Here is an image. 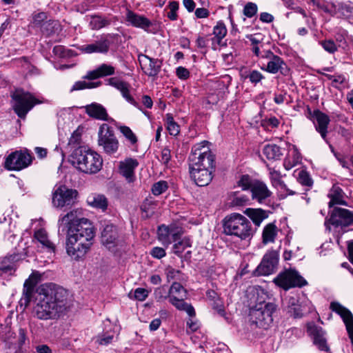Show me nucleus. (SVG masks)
I'll return each instance as SVG.
<instances>
[{"label":"nucleus","mask_w":353,"mask_h":353,"mask_svg":"<svg viewBox=\"0 0 353 353\" xmlns=\"http://www.w3.org/2000/svg\"><path fill=\"white\" fill-rule=\"evenodd\" d=\"M81 211L73 210L58 220L59 230L66 235L65 250L72 259L79 260L85 256L93 244L95 235L92 222L80 218Z\"/></svg>","instance_id":"f257e3e1"},{"label":"nucleus","mask_w":353,"mask_h":353,"mask_svg":"<svg viewBox=\"0 0 353 353\" xmlns=\"http://www.w3.org/2000/svg\"><path fill=\"white\" fill-rule=\"evenodd\" d=\"M35 316L41 320H54L63 315L71 305L64 288L53 283L41 285L37 290Z\"/></svg>","instance_id":"f03ea898"},{"label":"nucleus","mask_w":353,"mask_h":353,"mask_svg":"<svg viewBox=\"0 0 353 353\" xmlns=\"http://www.w3.org/2000/svg\"><path fill=\"white\" fill-rule=\"evenodd\" d=\"M208 141L194 145L189 156L191 178L199 186H205L211 181L214 157L207 145Z\"/></svg>","instance_id":"7ed1b4c3"},{"label":"nucleus","mask_w":353,"mask_h":353,"mask_svg":"<svg viewBox=\"0 0 353 353\" xmlns=\"http://www.w3.org/2000/svg\"><path fill=\"white\" fill-rule=\"evenodd\" d=\"M70 161L75 168L86 174H95L103 165V159L99 154L82 147L72 152Z\"/></svg>","instance_id":"20e7f679"},{"label":"nucleus","mask_w":353,"mask_h":353,"mask_svg":"<svg viewBox=\"0 0 353 353\" xmlns=\"http://www.w3.org/2000/svg\"><path fill=\"white\" fill-rule=\"evenodd\" d=\"M223 231L228 235H234L241 240L250 239L254 230L250 221L244 216L233 213L223 220Z\"/></svg>","instance_id":"39448f33"},{"label":"nucleus","mask_w":353,"mask_h":353,"mask_svg":"<svg viewBox=\"0 0 353 353\" xmlns=\"http://www.w3.org/2000/svg\"><path fill=\"white\" fill-rule=\"evenodd\" d=\"M12 98L14 101L13 108L15 113L20 118H25L27 113L37 104L42 103L31 93L23 90H16L12 94Z\"/></svg>","instance_id":"423d86ee"},{"label":"nucleus","mask_w":353,"mask_h":353,"mask_svg":"<svg viewBox=\"0 0 353 353\" xmlns=\"http://www.w3.org/2000/svg\"><path fill=\"white\" fill-rule=\"evenodd\" d=\"M276 309V305H270L269 307H252L250 310V321L259 327L268 329L273 321L272 314Z\"/></svg>","instance_id":"0eeeda50"},{"label":"nucleus","mask_w":353,"mask_h":353,"mask_svg":"<svg viewBox=\"0 0 353 353\" xmlns=\"http://www.w3.org/2000/svg\"><path fill=\"white\" fill-rule=\"evenodd\" d=\"M273 281L285 290L292 288H301L307 284V281L294 270L280 272Z\"/></svg>","instance_id":"6e6552de"},{"label":"nucleus","mask_w":353,"mask_h":353,"mask_svg":"<svg viewBox=\"0 0 353 353\" xmlns=\"http://www.w3.org/2000/svg\"><path fill=\"white\" fill-rule=\"evenodd\" d=\"M98 143L108 154H114L118 150L119 141L110 127L105 123L99 128Z\"/></svg>","instance_id":"1a4fd4ad"},{"label":"nucleus","mask_w":353,"mask_h":353,"mask_svg":"<svg viewBox=\"0 0 353 353\" xmlns=\"http://www.w3.org/2000/svg\"><path fill=\"white\" fill-rule=\"evenodd\" d=\"M78 192L76 190L60 185L54 190L52 194V204L56 208H63L71 205L74 203Z\"/></svg>","instance_id":"9d476101"},{"label":"nucleus","mask_w":353,"mask_h":353,"mask_svg":"<svg viewBox=\"0 0 353 353\" xmlns=\"http://www.w3.org/2000/svg\"><path fill=\"white\" fill-rule=\"evenodd\" d=\"M32 158L28 152L15 151L6 158L5 167L10 170H20L32 163Z\"/></svg>","instance_id":"9b49d317"},{"label":"nucleus","mask_w":353,"mask_h":353,"mask_svg":"<svg viewBox=\"0 0 353 353\" xmlns=\"http://www.w3.org/2000/svg\"><path fill=\"white\" fill-rule=\"evenodd\" d=\"M353 223V212L349 210L335 208L328 220H326L325 225L330 230V224L335 226H347Z\"/></svg>","instance_id":"f8f14e48"},{"label":"nucleus","mask_w":353,"mask_h":353,"mask_svg":"<svg viewBox=\"0 0 353 353\" xmlns=\"http://www.w3.org/2000/svg\"><path fill=\"white\" fill-rule=\"evenodd\" d=\"M267 63H263L261 69L271 74L281 72L285 75L288 71V67L284 61L279 56L275 55L272 52L265 53Z\"/></svg>","instance_id":"ddd939ff"},{"label":"nucleus","mask_w":353,"mask_h":353,"mask_svg":"<svg viewBox=\"0 0 353 353\" xmlns=\"http://www.w3.org/2000/svg\"><path fill=\"white\" fill-rule=\"evenodd\" d=\"M279 261V255L276 251L268 252L263 257L260 264L254 271L256 276L269 275L274 272Z\"/></svg>","instance_id":"4468645a"},{"label":"nucleus","mask_w":353,"mask_h":353,"mask_svg":"<svg viewBox=\"0 0 353 353\" xmlns=\"http://www.w3.org/2000/svg\"><path fill=\"white\" fill-rule=\"evenodd\" d=\"M182 233V229L175 225H162L158 228V239L163 245L168 246L179 240Z\"/></svg>","instance_id":"2eb2a0df"},{"label":"nucleus","mask_w":353,"mask_h":353,"mask_svg":"<svg viewBox=\"0 0 353 353\" xmlns=\"http://www.w3.org/2000/svg\"><path fill=\"white\" fill-rule=\"evenodd\" d=\"M307 332L313 341V343L319 350L328 352L330 347L325 338V332L322 327L316 325L313 323H309L307 325Z\"/></svg>","instance_id":"dca6fc26"},{"label":"nucleus","mask_w":353,"mask_h":353,"mask_svg":"<svg viewBox=\"0 0 353 353\" xmlns=\"http://www.w3.org/2000/svg\"><path fill=\"white\" fill-rule=\"evenodd\" d=\"M330 309L339 314L345 324L346 329L353 345V315L351 312L338 302H332Z\"/></svg>","instance_id":"f3484780"},{"label":"nucleus","mask_w":353,"mask_h":353,"mask_svg":"<svg viewBox=\"0 0 353 353\" xmlns=\"http://www.w3.org/2000/svg\"><path fill=\"white\" fill-rule=\"evenodd\" d=\"M139 61L143 72L149 77H156L161 67V61L157 59H152L145 54L139 55Z\"/></svg>","instance_id":"a211bd4d"},{"label":"nucleus","mask_w":353,"mask_h":353,"mask_svg":"<svg viewBox=\"0 0 353 353\" xmlns=\"http://www.w3.org/2000/svg\"><path fill=\"white\" fill-rule=\"evenodd\" d=\"M118 241V232L117 228L110 223L105 225L101 232V242L109 250L114 248Z\"/></svg>","instance_id":"6ab92c4d"},{"label":"nucleus","mask_w":353,"mask_h":353,"mask_svg":"<svg viewBox=\"0 0 353 353\" xmlns=\"http://www.w3.org/2000/svg\"><path fill=\"white\" fill-rule=\"evenodd\" d=\"M139 162L135 159H126L119 163V172L128 182L134 181V169L138 166Z\"/></svg>","instance_id":"aec40b11"},{"label":"nucleus","mask_w":353,"mask_h":353,"mask_svg":"<svg viewBox=\"0 0 353 353\" xmlns=\"http://www.w3.org/2000/svg\"><path fill=\"white\" fill-rule=\"evenodd\" d=\"M312 117L316 121L315 124L316 131L325 141H327V126L330 121L329 117L320 110H315L312 113Z\"/></svg>","instance_id":"412c9836"},{"label":"nucleus","mask_w":353,"mask_h":353,"mask_svg":"<svg viewBox=\"0 0 353 353\" xmlns=\"http://www.w3.org/2000/svg\"><path fill=\"white\" fill-rule=\"evenodd\" d=\"M86 114L92 118L101 121H109L106 109L100 103H92L83 107Z\"/></svg>","instance_id":"4be33fe9"},{"label":"nucleus","mask_w":353,"mask_h":353,"mask_svg":"<svg viewBox=\"0 0 353 353\" xmlns=\"http://www.w3.org/2000/svg\"><path fill=\"white\" fill-rule=\"evenodd\" d=\"M250 191L252 192V199L259 203H262L272 194V192L269 190L266 184L260 181H255L254 182Z\"/></svg>","instance_id":"5701e85b"},{"label":"nucleus","mask_w":353,"mask_h":353,"mask_svg":"<svg viewBox=\"0 0 353 353\" xmlns=\"http://www.w3.org/2000/svg\"><path fill=\"white\" fill-rule=\"evenodd\" d=\"M108 83L111 86L119 90L125 100L131 104L136 105V102L129 93L130 85L117 77H112L108 79Z\"/></svg>","instance_id":"b1692460"},{"label":"nucleus","mask_w":353,"mask_h":353,"mask_svg":"<svg viewBox=\"0 0 353 353\" xmlns=\"http://www.w3.org/2000/svg\"><path fill=\"white\" fill-rule=\"evenodd\" d=\"M110 47V41L106 39H101L94 43L81 46V51L85 53H106Z\"/></svg>","instance_id":"393cba45"},{"label":"nucleus","mask_w":353,"mask_h":353,"mask_svg":"<svg viewBox=\"0 0 353 353\" xmlns=\"http://www.w3.org/2000/svg\"><path fill=\"white\" fill-rule=\"evenodd\" d=\"M17 260L16 255L0 258V276L4 274H12L16 270Z\"/></svg>","instance_id":"a878e982"},{"label":"nucleus","mask_w":353,"mask_h":353,"mask_svg":"<svg viewBox=\"0 0 353 353\" xmlns=\"http://www.w3.org/2000/svg\"><path fill=\"white\" fill-rule=\"evenodd\" d=\"M88 204L97 209L105 211L108 205V199L103 194H91L87 197Z\"/></svg>","instance_id":"bb28decb"},{"label":"nucleus","mask_w":353,"mask_h":353,"mask_svg":"<svg viewBox=\"0 0 353 353\" xmlns=\"http://www.w3.org/2000/svg\"><path fill=\"white\" fill-rule=\"evenodd\" d=\"M288 308V313L294 318H301L303 312L301 306L298 304V299L296 296H289L285 300Z\"/></svg>","instance_id":"cd10ccee"},{"label":"nucleus","mask_w":353,"mask_h":353,"mask_svg":"<svg viewBox=\"0 0 353 353\" xmlns=\"http://www.w3.org/2000/svg\"><path fill=\"white\" fill-rule=\"evenodd\" d=\"M185 298L172 297V299L170 300V303L177 310L185 312L189 316L194 317L196 314L194 308L191 304L185 302Z\"/></svg>","instance_id":"c85d7f7f"},{"label":"nucleus","mask_w":353,"mask_h":353,"mask_svg":"<svg viewBox=\"0 0 353 353\" xmlns=\"http://www.w3.org/2000/svg\"><path fill=\"white\" fill-rule=\"evenodd\" d=\"M245 214L248 216L257 226H259L261 222L268 216V212L260 208H248L245 210Z\"/></svg>","instance_id":"c756f323"},{"label":"nucleus","mask_w":353,"mask_h":353,"mask_svg":"<svg viewBox=\"0 0 353 353\" xmlns=\"http://www.w3.org/2000/svg\"><path fill=\"white\" fill-rule=\"evenodd\" d=\"M263 154L269 160H279L283 156V150L276 144H268L263 150Z\"/></svg>","instance_id":"7c9ffc66"},{"label":"nucleus","mask_w":353,"mask_h":353,"mask_svg":"<svg viewBox=\"0 0 353 353\" xmlns=\"http://www.w3.org/2000/svg\"><path fill=\"white\" fill-rule=\"evenodd\" d=\"M278 228L274 223L267 224L263 228L262 233L263 243L265 244L274 243L277 236Z\"/></svg>","instance_id":"2f4dec72"},{"label":"nucleus","mask_w":353,"mask_h":353,"mask_svg":"<svg viewBox=\"0 0 353 353\" xmlns=\"http://www.w3.org/2000/svg\"><path fill=\"white\" fill-rule=\"evenodd\" d=\"M343 193L342 189L339 186L334 185L328 194L330 198V201L328 203L330 208L336 204L346 205V202L343 200Z\"/></svg>","instance_id":"473e14b6"},{"label":"nucleus","mask_w":353,"mask_h":353,"mask_svg":"<svg viewBox=\"0 0 353 353\" xmlns=\"http://www.w3.org/2000/svg\"><path fill=\"white\" fill-rule=\"evenodd\" d=\"M34 287L33 284H28V282L24 283L23 294L19 301L21 305H24L26 307L29 305L33 297Z\"/></svg>","instance_id":"72a5a7b5"},{"label":"nucleus","mask_w":353,"mask_h":353,"mask_svg":"<svg viewBox=\"0 0 353 353\" xmlns=\"http://www.w3.org/2000/svg\"><path fill=\"white\" fill-rule=\"evenodd\" d=\"M270 299L268 293L263 289L257 290L256 292V303L252 307H269L270 305H274L268 301Z\"/></svg>","instance_id":"f704fd0d"},{"label":"nucleus","mask_w":353,"mask_h":353,"mask_svg":"<svg viewBox=\"0 0 353 353\" xmlns=\"http://www.w3.org/2000/svg\"><path fill=\"white\" fill-rule=\"evenodd\" d=\"M34 238L45 248L50 251H54V245L48 239L46 230L40 229L34 232Z\"/></svg>","instance_id":"c9c22d12"},{"label":"nucleus","mask_w":353,"mask_h":353,"mask_svg":"<svg viewBox=\"0 0 353 353\" xmlns=\"http://www.w3.org/2000/svg\"><path fill=\"white\" fill-rule=\"evenodd\" d=\"M187 290L178 282H174L169 289V301L172 297L174 298H186Z\"/></svg>","instance_id":"e433bc0d"},{"label":"nucleus","mask_w":353,"mask_h":353,"mask_svg":"<svg viewBox=\"0 0 353 353\" xmlns=\"http://www.w3.org/2000/svg\"><path fill=\"white\" fill-rule=\"evenodd\" d=\"M165 123L167 125V130L170 135L176 136L179 133V125L174 121L171 114H167L165 115Z\"/></svg>","instance_id":"4c0bfd02"},{"label":"nucleus","mask_w":353,"mask_h":353,"mask_svg":"<svg viewBox=\"0 0 353 353\" xmlns=\"http://www.w3.org/2000/svg\"><path fill=\"white\" fill-rule=\"evenodd\" d=\"M188 247H190V240L186 238L180 239L173 245L172 250L175 254L179 256Z\"/></svg>","instance_id":"58836bf2"},{"label":"nucleus","mask_w":353,"mask_h":353,"mask_svg":"<svg viewBox=\"0 0 353 353\" xmlns=\"http://www.w3.org/2000/svg\"><path fill=\"white\" fill-rule=\"evenodd\" d=\"M101 82H92V83H86L85 81H77L74 83V84L72 85V88L70 89V92L76 91V90H83L85 88H97L99 85H101Z\"/></svg>","instance_id":"ea45409f"},{"label":"nucleus","mask_w":353,"mask_h":353,"mask_svg":"<svg viewBox=\"0 0 353 353\" xmlns=\"http://www.w3.org/2000/svg\"><path fill=\"white\" fill-rule=\"evenodd\" d=\"M213 34L218 43L220 44L222 39H223L227 34V29L224 23H217V25L214 27Z\"/></svg>","instance_id":"a19ab883"},{"label":"nucleus","mask_w":353,"mask_h":353,"mask_svg":"<svg viewBox=\"0 0 353 353\" xmlns=\"http://www.w3.org/2000/svg\"><path fill=\"white\" fill-rule=\"evenodd\" d=\"M154 294L155 299L161 302L169 298V290L165 285H162L154 290Z\"/></svg>","instance_id":"79ce46f5"},{"label":"nucleus","mask_w":353,"mask_h":353,"mask_svg":"<svg viewBox=\"0 0 353 353\" xmlns=\"http://www.w3.org/2000/svg\"><path fill=\"white\" fill-rule=\"evenodd\" d=\"M120 132L132 144L137 142V138L132 130L125 125H121L119 128Z\"/></svg>","instance_id":"37998d69"},{"label":"nucleus","mask_w":353,"mask_h":353,"mask_svg":"<svg viewBox=\"0 0 353 353\" xmlns=\"http://www.w3.org/2000/svg\"><path fill=\"white\" fill-rule=\"evenodd\" d=\"M114 339V332L111 334L109 332H105L101 335H99L97 338V341L99 344L102 345H108L111 343Z\"/></svg>","instance_id":"c03bdc74"},{"label":"nucleus","mask_w":353,"mask_h":353,"mask_svg":"<svg viewBox=\"0 0 353 353\" xmlns=\"http://www.w3.org/2000/svg\"><path fill=\"white\" fill-rule=\"evenodd\" d=\"M271 175V181L272 185L276 188H280L281 190L285 189V185L284 182L281 179L280 174L276 171H273L270 172Z\"/></svg>","instance_id":"a18cd8bd"},{"label":"nucleus","mask_w":353,"mask_h":353,"mask_svg":"<svg viewBox=\"0 0 353 353\" xmlns=\"http://www.w3.org/2000/svg\"><path fill=\"white\" fill-rule=\"evenodd\" d=\"M255 181L256 180H252L248 175H243L238 181V185L244 190H251L252 184H254Z\"/></svg>","instance_id":"49530a36"},{"label":"nucleus","mask_w":353,"mask_h":353,"mask_svg":"<svg viewBox=\"0 0 353 353\" xmlns=\"http://www.w3.org/2000/svg\"><path fill=\"white\" fill-rule=\"evenodd\" d=\"M169 11L167 12V16L171 21L177 19L176 11L179 9V3L177 1H171L168 6Z\"/></svg>","instance_id":"de8ad7c7"},{"label":"nucleus","mask_w":353,"mask_h":353,"mask_svg":"<svg viewBox=\"0 0 353 353\" xmlns=\"http://www.w3.org/2000/svg\"><path fill=\"white\" fill-rule=\"evenodd\" d=\"M264 43H261L260 45H257L256 46L252 47L251 50L256 56L259 59H265V53L266 52H272L270 50H267L264 48Z\"/></svg>","instance_id":"09e8293b"},{"label":"nucleus","mask_w":353,"mask_h":353,"mask_svg":"<svg viewBox=\"0 0 353 353\" xmlns=\"http://www.w3.org/2000/svg\"><path fill=\"white\" fill-rule=\"evenodd\" d=\"M246 38L251 42V46L254 47L263 43L264 35L261 33L247 34Z\"/></svg>","instance_id":"8fccbe9b"},{"label":"nucleus","mask_w":353,"mask_h":353,"mask_svg":"<svg viewBox=\"0 0 353 353\" xmlns=\"http://www.w3.org/2000/svg\"><path fill=\"white\" fill-rule=\"evenodd\" d=\"M168 189V183L165 181H160L155 183L152 188V192L154 195H160Z\"/></svg>","instance_id":"3c124183"},{"label":"nucleus","mask_w":353,"mask_h":353,"mask_svg":"<svg viewBox=\"0 0 353 353\" xmlns=\"http://www.w3.org/2000/svg\"><path fill=\"white\" fill-rule=\"evenodd\" d=\"M320 43L323 48L330 54L334 53L338 49L336 43L331 39L321 41Z\"/></svg>","instance_id":"603ef678"},{"label":"nucleus","mask_w":353,"mask_h":353,"mask_svg":"<svg viewBox=\"0 0 353 353\" xmlns=\"http://www.w3.org/2000/svg\"><path fill=\"white\" fill-rule=\"evenodd\" d=\"M257 10L258 8L256 3L249 2L244 6L243 14L248 17H252L256 14Z\"/></svg>","instance_id":"864d4df0"},{"label":"nucleus","mask_w":353,"mask_h":353,"mask_svg":"<svg viewBox=\"0 0 353 353\" xmlns=\"http://www.w3.org/2000/svg\"><path fill=\"white\" fill-rule=\"evenodd\" d=\"M249 199L244 194L235 195L232 199V205L233 206H243L247 204Z\"/></svg>","instance_id":"5fc2aeb1"},{"label":"nucleus","mask_w":353,"mask_h":353,"mask_svg":"<svg viewBox=\"0 0 353 353\" xmlns=\"http://www.w3.org/2000/svg\"><path fill=\"white\" fill-rule=\"evenodd\" d=\"M136 27L140 28L145 31L150 33H155L159 27L157 26V23H132Z\"/></svg>","instance_id":"6e6d98bb"},{"label":"nucleus","mask_w":353,"mask_h":353,"mask_svg":"<svg viewBox=\"0 0 353 353\" xmlns=\"http://www.w3.org/2000/svg\"><path fill=\"white\" fill-rule=\"evenodd\" d=\"M298 181L304 185L310 186L312 183V179L307 172L301 170L299 173Z\"/></svg>","instance_id":"4d7b16f0"},{"label":"nucleus","mask_w":353,"mask_h":353,"mask_svg":"<svg viewBox=\"0 0 353 353\" xmlns=\"http://www.w3.org/2000/svg\"><path fill=\"white\" fill-rule=\"evenodd\" d=\"M98 69L101 77L112 75L114 73V68L105 63L99 65Z\"/></svg>","instance_id":"13d9d810"},{"label":"nucleus","mask_w":353,"mask_h":353,"mask_svg":"<svg viewBox=\"0 0 353 353\" xmlns=\"http://www.w3.org/2000/svg\"><path fill=\"white\" fill-rule=\"evenodd\" d=\"M127 21L128 22H150L145 18L142 16H139L131 11H128L127 13Z\"/></svg>","instance_id":"bf43d9fd"},{"label":"nucleus","mask_w":353,"mask_h":353,"mask_svg":"<svg viewBox=\"0 0 353 353\" xmlns=\"http://www.w3.org/2000/svg\"><path fill=\"white\" fill-rule=\"evenodd\" d=\"M251 83L256 84L264 79V76L258 70H252L248 75Z\"/></svg>","instance_id":"052dcab7"},{"label":"nucleus","mask_w":353,"mask_h":353,"mask_svg":"<svg viewBox=\"0 0 353 353\" xmlns=\"http://www.w3.org/2000/svg\"><path fill=\"white\" fill-rule=\"evenodd\" d=\"M210 304L212 308L215 310L221 316H223L225 314L223 302L221 301L220 298L212 301Z\"/></svg>","instance_id":"680f3d73"},{"label":"nucleus","mask_w":353,"mask_h":353,"mask_svg":"<svg viewBox=\"0 0 353 353\" xmlns=\"http://www.w3.org/2000/svg\"><path fill=\"white\" fill-rule=\"evenodd\" d=\"M148 296V292L144 288H137L134 292V297L139 301H143Z\"/></svg>","instance_id":"e2e57ef3"},{"label":"nucleus","mask_w":353,"mask_h":353,"mask_svg":"<svg viewBox=\"0 0 353 353\" xmlns=\"http://www.w3.org/2000/svg\"><path fill=\"white\" fill-rule=\"evenodd\" d=\"M150 254L156 259H161L165 256V251L160 247H154L150 251Z\"/></svg>","instance_id":"0e129e2a"},{"label":"nucleus","mask_w":353,"mask_h":353,"mask_svg":"<svg viewBox=\"0 0 353 353\" xmlns=\"http://www.w3.org/2000/svg\"><path fill=\"white\" fill-rule=\"evenodd\" d=\"M176 75L181 79H187L190 77V72L185 68L182 66L178 67L176 68Z\"/></svg>","instance_id":"69168bd1"},{"label":"nucleus","mask_w":353,"mask_h":353,"mask_svg":"<svg viewBox=\"0 0 353 353\" xmlns=\"http://www.w3.org/2000/svg\"><path fill=\"white\" fill-rule=\"evenodd\" d=\"M171 159L170 150L168 148H163L161 151L160 161L167 165Z\"/></svg>","instance_id":"338daca9"},{"label":"nucleus","mask_w":353,"mask_h":353,"mask_svg":"<svg viewBox=\"0 0 353 353\" xmlns=\"http://www.w3.org/2000/svg\"><path fill=\"white\" fill-rule=\"evenodd\" d=\"M40 278V273L39 272L34 271L30 275L28 279H27L25 282H28V284H33V285L35 286Z\"/></svg>","instance_id":"774afa93"}]
</instances>
